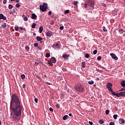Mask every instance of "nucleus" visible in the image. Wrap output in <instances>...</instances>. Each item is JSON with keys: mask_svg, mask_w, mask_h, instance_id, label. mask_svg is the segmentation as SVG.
I'll use <instances>...</instances> for the list:
<instances>
[{"mask_svg": "<svg viewBox=\"0 0 125 125\" xmlns=\"http://www.w3.org/2000/svg\"><path fill=\"white\" fill-rule=\"evenodd\" d=\"M10 108L13 112V120L14 122H18L21 119L23 105L17 95L13 94L10 102Z\"/></svg>", "mask_w": 125, "mask_h": 125, "instance_id": "nucleus-1", "label": "nucleus"}, {"mask_svg": "<svg viewBox=\"0 0 125 125\" xmlns=\"http://www.w3.org/2000/svg\"><path fill=\"white\" fill-rule=\"evenodd\" d=\"M40 10L42 11V12H44L47 9V3H43V5H40Z\"/></svg>", "mask_w": 125, "mask_h": 125, "instance_id": "nucleus-2", "label": "nucleus"}, {"mask_svg": "<svg viewBox=\"0 0 125 125\" xmlns=\"http://www.w3.org/2000/svg\"><path fill=\"white\" fill-rule=\"evenodd\" d=\"M74 87L77 91H79L80 92L83 91V85H76Z\"/></svg>", "mask_w": 125, "mask_h": 125, "instance_id": "nucleus-3", "label": "nucleus"}, {"mask_svg": "<svg viewBox=\"0 0 125 125\" xmlns=\"http://www.w3.org/2000/svg\"><path fill=\"white\" fill-rule=\"evenodd\" d=\"M87 3L90 7H93L94 6V1L92 0H88Z\"/></svg>", "mask_w": 125, "mask_h": 125, "instance_id": "nucleus-4", "label": "nucleus"}, {"mask_svg": "<svg viewBox=\"0 0 125 125\" xmlns=\"http://www.w3.org/2000/svg\"><path fill=\"white\" fill-rule=\"evenodd\" d=\"M112 86H113V84L111 83H108L107 84V88L108 89L109 91L112 90Z\"/></svg>", "mask_w": 125, "mask_h": 125, "instance_id": "nucleus-5", "label": "nucleus"}, {"mask_svg": "<svg viewBox=\"0 0 125 125\" xmlns=\"http://www.w3.org/2000/svg\"><path fill=\"white\" fill-rule=\"evenodd\" d=\"M46 35L47 37H50L51 36H52V35H53V32H52L51 31H48L46 33Z\"/></svg>", "mask_w": 125, "mask_h": 125, "instance_id": "nucleus-6", "label": "nucleus"}, {"mask_svg": "<svg viewBox=\"0 0 125 125\" xmlns=\"http://www.w3.org/2000/svg\"><path fill=\"white\" fill-rule=\"evenodd\" d=\"M110 55L111 56V57L113 58V59H115V60H118V58L117 56H116V54L114 53H111Z\"/></svg>", "mask_w": 125, "mask_h": 125, "instance_id": "nucleus-7", "label": "nucleus"}, {"mask_svg": "<svg viewBox=\"0 0 125 125\" xmlns=\"http://www.w3.org/2000/svg\"><path fill=\"white\" fill-rule=\"evenodd\" d=\"M0 19H3V20H6V17L4 16L3 14H0Z\"/></svg>", "mask_w": 125, "mask_h": 125, "instance_id": "nucleus-8", "label": "nucleus"}, {"mask_svg": "<svg viewBox=\"0 0 125 125\" xmlns=\"http://www.w3.org/2000/svg\"><path fill=\"white\" fill-rule=\"evenodd\" d=\"M69 57H70V55L63 54L62 55V58H63V59H68Z\"/></svg>", "mask_w": 125, "mask_h": 125, "instance_id": "nucleus-9", "label": "nucleus"}, {"mask_svg": "<svg viewBox=\"0 0 125 125\" xmlns=\"http://www.w3.org/2000/svg\"><path fill=\"white\" fill-rule=\"evenodd\" d=\"M51 62H52L53 63H56V59L54 57H52L50 59Z\"/></svg>", "mask_w": 125, "mask_h": 125, "instance_id": "nucleus-10", "label": "nucleus"}, {"mask_svg": "<svg viewBox=\"0 0 125 125\" xmlns=\"http://www.w3.org/2000/svg\"><path fill=\"white\" fill-rule=\"evenodd\" d=\"M125 120H124V119L120 118L119 119V124H120V125H122V124H125Z\"/></svg>", "mask_w": 125, "mask_h": 125, "instance_id": "nucleus-11", "label": "nucleus"}, {"mask_svg": "<svg viewBox=\"0 0 125 125\" xmlns=\"http://www.w3.org/2000/svg\"><path fill=\"white\" fill-rule=\"evenodd\" d=\"M37 16L36 15L35 13L32 14L31 18L32 19H34V20H36L37 19Z\"/></svg>", "mask_w": 125, "mask_h": 125, "instance_id": "nucleus-12", "label": "nucleus"}, {"mask_svg": "<svg viewBox=\"0 0 125 125\" xmlns=\"http://www.w3.org/2000/svg\"><path fill=\"white\" fill-rule=\"evenodd\" d=\"M36 40H37V41H38V42H41V41H42V38L40 37L39 36H37L36 37Z\"/></svg>", "mask_w": 125, "mask_h": 125, "instance_id": "nucleus-13", "label": "nucleus"}, {"mask_svg": "<svg viewBox=\"0 0 125 125\" xmlns=\"http://www.w3.org/2000/svg\"><path fill=\"white\" fill-rule=\"evenodd\" d=\"M42 31H43V27L42 26H41L39 28V33H40V34H42Z\"/></svg>", "mask_w": 125, "mask_h": 125, "instance_id": "nucleus-14", "label": "nucleus"}, {"mask_svg": "<svg viewBox=\"0 0 125 125\" xmlns=\"http://www.w3.org/2000/svg\"><path fill=\"white\" fill-rule=\"evenodd\" d=\"M35 76L36 77H37V79H38V80H42V79L41 78V75L38 73H35Z\"/></svg>", "mask_w": 125, "mask_h": 125, "instance_id": "nucleus-15", "label": "nucleus"}, {"mask_svg": "<svg viewBox=\"0 0 125 125\" xmlns=\"http://www.w3.org/2000/svg\"><path fill=\"white\" fill-rule=\"evenodd\" d=\"M118 31L120 34H124V33H125V31L123 29H119Z\"/></svg>", "mask_w": 125, "mask_h": 125, "instance_id": "nucleus-16", "label": "nucleus"}, {"mask_svg": "<svg viewBox=\"0 0 125 125\" xmlns=\"http://www.w3.org/2000/svg\"><path fill=\"white\" fill-rule=\"evenodd\" d=\"M122 94L120 93H116L115 94V96H116L117 97H121V96H122Z\"/></svg>", "mask_w": 125, "mask_h": 125, "instance_id": "nucleus-17", "label": "nucleus"}, {"mask_svg": "<svg viewBox=\"0 0 125 125\" xmlns=\"http://www.w3.org/2000/svg\"><path fill=\"white\" fill-rule=\"evenodd\" d=\"M36 26H37V24L36 23H34L31 25V27L32 29H35V28H36Z\"/></svg>", "mask_w": 125, "mask_h": 125, "instance_id": "nucleus-18", "label": "nucleus"}, {"mask_svg": "<svg viewBox=\"0 0 125 125\" xmlns=\"http://www.w3.org/2000/svg\"><path fill=\"white\" fill-rule=\"evenodd\" d=\"M82 67L83 68H85V62H82Z\"/></svg>", "mask_w": 125, "mask_h": 125, "instance_id": "nucleus-19", "label": "nucleus"}, {"mask_svg": "<svg viewBox=\"0 0 125 125\" xmlns=\"http://www.w3.org/2000/svg\"><path fill=\"white\" fill-rule=\"evenodd\" d=\"M1 26H2V28L3 29H4V28H6V23H3V24L1 25Z\"/></svg>", "mask_w": 125, "mask_h": 125, "instance_id": "nucleus-20", "label": "nucleus"}, {"mask_svg": "<svg viewBox=\"0 0 125 125\" xmlns=\"http://www.w3.org/2000/svg\"><path fill=\"white\" fill-rule=\"evenodd\" d=\"M69 116H68V115H64L63 117V121H65V120H67V118Z\"/></svg>", "mask_w": 125, "mask_h": 125, "instance_id": "nucleus-21", "label": "nucleus"}, {"mask_svg": "<svg viewBox=\"0 0 125 125\" xmlns=\"http://www.w3.org/2000/svg\"><path fill=\"white\" fill-rule=\"evenodd\" d=\"M109 91H110V92H111L112 95L116 96V93H115V92H114L112 89L110 90Z\"/></svg>", "mask_w": 125, "mask_h": 125, "instance_id": "nucleus-22", "label": "nucleus"}, {"mask_svg": "<svg viewBox=\"0 0 125 125\" xmlns=\"http://www.w3.org/2000/svg\"><path fill=\"white\" fill-rule=\"evenodd\" d=\"M8 8H9V9H12V8H13V5H12L11 4H9Z\"/></svg>", "mask_w": 125, "mask_h": 125, "instance_id": "nucleus-23", "label": "nucleus"}, {"mask_svg": "<svg viewBox=\"0 0 125 125\" xmlns=\"http://www.w3.org/2000/svg\"><path fill=\"white\" fill-rule=\"evenodd\" d=\"M88 83H89V84H93V83H94V82L93 81H89Z\"/></svg>", "mask_w": 125, "mask_h": 125, "instance_id": "nucleus-24", "label": "nucleus"}, {"mask_svg": "<svg viewBox=\"0 0 125 125\" xmlns=\"http://www.w3.org/2000/svg\"><path fill=\"white\" fill-rule=\"evenodd\" d=\"M46 57L47 58H49V57H50V54H49V53H47L46 54Z\"/></svg>", "mask_w": 125, "mask_h": 125, "instance_id": "nucleus-25", "label": "nucleus"}, {"mask_svg": "<svg viewBox=\"0 0 125 125\" xmlns=\"http://www.w3.org/2000/svg\"><path fill=\"white\" fill-rule=\"evenodd\" d=\"M50 25H54V21L53 20L50 21Z\"/></svg>", "mask_w": 125, "mask_h": 125, "instance_id": "nucleus-26", "label": "nucleus"}, {"mask_svg": "<svg viewBox=\"0 0 125 125\" xmlns=\"http://www.w3.org/2000/svg\"><path fill=\"white\" fill-rule=\"evenodd\" d=\"M99 123L101 125H103V124H104V121H103V120H100L99 121Z\"/></svg>", "mask_w": 125, "mask_h": 125, "instance_id": "nucleus-27", "label": "nucleus"}, {"mask_svg": "<svg viewBox=\"0 0 125 125\" xmlns=\"http://www.w3.org/2000/svg\"><path fill=\"white\" fill-rule=\"evenodd\" d=\"M53 62H51V61H50V62H48V64H49V65H50V66H53V64L52 63Z\"/></svg>", "mask_w": 125, "mask_h": 125, "instance_id": "nucleus-28", "label": "nucleus"}, {"mask_svg": "<svg viewBox=\"0 0 125 125\" xmlns=\"http://www.w3.org/2000/svg\"><path fill=\"white\" fill-rule=\"evenodd\" d=\"M117 118H118V115L115 114L113 115V118L114 119V120H117Z\"/></svg>", "mask_w": 125, "mask_h": 125, "instance_id": "nucleus-29", "label": "nucleus"}, {"mask_svg": "<svg viewBox=\"0 0 125 125\" xmlns=\"http://www.w3.org/2000/svg\"><path fill=\"white\" fill-rule=\"evenodd\" d=\"M103 31L104 32H108V30L106 29V27H105V26H103Z\"/></svg>", "mask_w": 125, "mask_h": 125, "instance_id": "nucleus-30", "label": "nucleus"}, {"mask_svg": "<svg viewBox=\"0 0 125 125\" xmlns=\"http://www.w3.org/2000/svg\"><path fill=\"white\" fill-rule=\"evenodd\" d=\"M21 78L22 80H24V79H25V78H26V76H25V75L24 74H22L21 75Z\"/></svg>", "mask_w": 125, "mask_h": 125, "instance_id": "nucleus-31", "label": "nucleus"}, {"mask_svg": "<svg viewBox=\"0 0 125 125\" xmlns=\"http://www.w3.org/2000/svg\"><path fill=\"white\" fill-rule=\"evenodd\" d=\"M70 13V10H66L64 12V13L65 14H68V13Z\"/></svg>", "mask_w": 125, "mask_h": 125, "instance_id": "nucleus-32", "label": "nucleus"}, {"mask_svg": "<svg viewBox=\"0 0 125 125\" xmlns=\"http://www.w3.org/2000/svg\"><path fill=\"white\" fill-rule=\"evenodd\" d=\"M85 58H88V57H89V54H88V53L85 54Z\"/></svg>", "mask_w": 125, "mask_h": 125, "instance_id": "nucleus-33", "label": "nucleus"}, {"mask_svg": "<svg viewBox=\"0 0 125 125\" xmlns=\"http://www.w3.org/2000/svg\"><path fill=\"white\" fill-rule=\"evenodd\" d=\"M23 20H24V21H28V17H24Z\"/></svg>", "mask_w": 125, "mask_h": 125, "instance_id": "nucleus-34", "label": "nucleus"}, {"mask_svg": "<svg viewBox=\"0 0 125 125\" xmlns=\"http://www.w3.org/2000/svg\"><path fill=\"white\" fill-rule=\"evenodd\" d=\"M101 59H102L101 56H98V58H97V60L98 61H100V60H101Z\"/></svg>", "mask_w": 125, "mask_h": 125, "instance_id": "nucleus-35", "label": "nucleus"}, {"mask_svg": "<svg viewBox=\"0 0 125 125\" xmlns=\"http://www.w3.org/2000/svg\"><path fill=\"white\" fill-rule=\"evenodd\" d=\"M78 2H79L78 1H74L73 3L74 5H78Z\"/></svg>", "mask_w": 125, "mask_h": 125, "instance_id": "nucleus-36", "label": "nucleus"}, {"mask_svg": "<svg viewBox=\"0 0 125 125\" xmlns=\"http://www.w3.org/2000/svg\"><path fill=\"white\" fill-rule=\"evenodd\" d=\"M25 49L27 50V51H29V50H30V48H29V46H26L25 47Z\"/></svg>", "mask_w": 125, "mask_h": 125, "instance_id": "nucleus-37", "label": "nucleus"}, {"mask_svg": "<svg viewBox=\"0 0 125 125\" xmlns=\"http://www.w3.org/2000/svg\"><path fill=\"white\" fill-rule=\"evenodd\" d=\"M39 45V44H38V43H35L34 44V46L35 47H38V46Z\"/></svg>", "mask_w": 125, "mask_h": 125, "instance_id": "nucleus-38", "label": "nucleus"}, {"mask_svg": "<svg viewBox=\"0 0 125 125\" xmlns=\"http://www.w3.org/2000/svg\"><path fill=\"white\" fill-rule=\"evenodd\" d=\"M109 110H105L106 115H109Z\"/></svg>", "mask_w": 125, "mask_h": 125, "instance_id": "nucleus-39", "label": "nucleus"}, {"mask_svg": "<svg viewBox=\"0 0 125 125\" xmlns=\"http://www.w3.org/2000/svg\"><path fill=\"white\" fill-rule=\"evenodd\" d=\"M93 53L94 54H97V50H95L93 52Z\"/></svg>", "mask_w": 125, "mask_h": 125, "instance_id": "nucleus-40", "label": "nucleus"}, {"mask_svg": "<svg viewBox=\"0 0 125 125\" xmlns=\"http://www.w3.org/2000/svg\"><path fill=\"white\" fill-rule=\"evenodd\" d=\"M16 7H18V8H19V7H20V4L17 3V4L16 5Z\"/></svg>", "mask_w": 125, "mask_h": 125, "instance_id": "nucleus-41", "label": "nucleus"}, {"mask_svg": "<svg viewBox=\"0 0 125 125\" xmlns=\"http://www.w3.org/2000/svg\"><path fill=\"white\" fill-rule=\"evenodd\" d=\"M56 107L59 109L60 108V105L58 104H57L56 105Z\"/></svg>", "mask_w": 125, "mask_h": 125, "instance_id": "nucleus-42", "label": "nucleus"}, {"mask_svg": "<svg viewBox=\"0 0 125 125\" xmlns=\"http://www.w3.org/2000/svg\"><path fill=\"white\" fill-rule=\"evenodd\" d=\"M110 125H115V123L113 122H111L109 123Z\"/></svg>", "mask_w": 125, "mask_h": 125, "instance_id": "nucleus-43", "label": "nucleus"}, {"mask_svg": "<svg viewBox=\"0 0 125 125\" xmlns=\"http://www.w3.org/2000/svg\"><path fill=\"white\" fill-rule=\"evenodd\" d=\"M15 31H18V30H19V27H15Z\"/></svg>", "mask_w": 125, "mask_h": 125, "instance_id": "nucleus-44", "label": "nucleus"}, {"mask_svg": "<svg viewBox=\"0 0 125 125\" xmlns=\"http://www.w3.org/2000/svg\"><path fill=\"white\" fill-rule=\"evenodd\" d=\"M38 100H39L38 99V98H36L35 99V103H38Z\"/></svg>", "mask_w": 125, "mask_h": 125, "instance_id": "nucleus-45", "label": "nucleus"}, {"mask_svg": "<svg viewBox=\"0 0 125 125\" xmlns=\"http://www.w3.org/2000/svg\"><path fill=\"white\" fill-rule=\"evenodd\" d=\"M60 29L61 30H63L64 29V26H60Z\"/></svg>", "mask_w": 125, "mask_h": 125, "instance_id": "nucleus-46", "label": "nucleus"}, {"mask_svg": "<svg viewBox=\"0 0 125 125\" xmlns=\"http://www.w3.org/2000/svg\"><path fill=\"white\" fill-rule=\"evenodd\" d=\"M49 110L50 112H53V108H52V107H50Z\"/></svg>", "mask_w": 125, "mask_h": 125, "instance_id": "nucleus-47", "label": "nucleus"}, {"mask_svg": "<svg viewBox=\"0 0 125 125\" xmlns=\"http://www.w3.org/2000/svg\"><path fill=\"white\" fill-rule=\"evenodd\" d=\"M59 43L55 44V47H58V46H59Z\"/></svg>", "mask_w": 125, "mask_h": 125, "instance_id": "nucleus-48", "label": "nucleus"}, {"mask_svg": "<svg viewBox=\"0 0 125 125\" xmlns=\"http://www.w3.org/2000/svg\"><path fill=\"white\" fill-rule=\"evenodd\" d=\"M3 2L4 4H5L6 3V2H7V0H4Z\"/></svg>", "mask_w": 125, "mask_h": 125, "instance_id": "nucleus-49", "label": "nucleus"}, {"mask_svg": "<svg viewBox=\"0 0 125 125\" xmlns=\"http://www.w3.org/2000/svg\"><path fill=\"white\" fill-rule=\"evenodd\" d=\"M84 7H85V8H87V3H85L84 4Z\"/></svg>", "mask_w": 125, "mask_h": 125, "instance_id": "nucleus-50", "label": "nucleus"}, {"mask_svg": "<svg viewBox=\"0 0 125 125\" xmlns=\"http://www.w3.org/2000/svg\"><path fill=\"white\" fill-rule=\"evenodd\" d=\"M89 125H93V123L92 122H91V121L89 122Z\"/></svg>", "mask_w": 125, "mask_h": 125, "instance_id": "nucleus-51", "label": "nucleus"}, {"mask_svg": "<svg viewBox=\"0 0 125 125\" xmlns=\"http://www.w3.org/2000/svg\"><path fill=\"white\" fill-rule=\"evenodd\" d=\"M51 13H52L51 11H50L48 12V15L50 16V15H51Z\"/></svg>", "mask_w": 125, "mask_h": 125, "instance_id": "nucleus-52", "label": "nucleus"}, {"mask_svg": "<svg viewBox=\"0 0 125 125\" xmlns=\"http://www.w3.org/2000/svg\"><path fill=\"white\" fill-rule=\"evenodd\" d=\"M22 87H23V88H25V87H26V85L25 84H23L22 85Z\"/></svg>", "mask_w": 125, "mask_h": 125, "instance_id": "nucleus-53", "label": "nucleus"}, {"mask_svg": "<svg viewBox=\"0 0 125 125\" xmlns=\"http://www.w3.org/2000/svg\"><path fill=\"white\" fill-rule=\"evenodd\" d=\"M124 90H125V88H122L121 90L120 91H123Z\"/></svg>", "mask_w": 125, "mask_h": 125, "instance_id": "nucleus-54", "label": "nucleus"}, {"mask_svg": "<svg viewBox=\"0 0 125 125\" xmlns=\"http://www.w3.org/2000/svg\"><path fill=\"white\" fill-rule=\"evenodd\" d=\"M12 12H13V14H14V13H15V12H16L15 10H13V11H12Z\"/></svg>", "mask_w": 125, "mask_h": 125, "instance_id": "nucleus-55", "label": "nucleus"}, {"mask_svg": "<svg viewBox=\"0 0 125 125\" xmlns=\"http://www.w3.org/2000/svg\"><path fill=\"white\" fill-rule=\"evenodd\" d=\"M52 47H53V48H54V47H55V44H53L52 46Z\"/></svg>", "mask_w": 125, "mask_h": 125, "instance_id": "nucleus-56", "label": "nucleus"}, {"mask_svg": "<svg viewBox=\"0 0 125 125\" xmlns=\"http://www.w3.org/2000/svg\"><path fill=\"white\" fill-rule=\"evenodd\" d=\"M102 5H103L104 6V7H106V4H104V3H103Z\"/></svg>", "mask_w": 125, "mask_h": 125, "instance_id": "nucleus-57", "label": "nucleus"}, {"mask_svg": "<svg viewBox=\"0 0 125 125\" xmlns=\"http://www.w3.org/2000/svg\"><path fill=\"white\" fill-rule=\"evenodd\" d=\"M35 64L37 65H39L40 64V62H35Z\"/></svg>", "mask_w": 125, "mask_h": 125, "instance_id": "nucleus-58", "label": "nucleus"}, {"mask_svg": "<svg viewBox=\"0 0 125 125\" xmlns=\"http://www.w3.org/2000/svg\"><path fill=\"white\" fill-rule=\"evenodd\" d=\"M9 14H13V13L12 11H11V12H9Z\"/></svg>", "mask_w": 125, "mask_h": 125, "instance_id": "nucleus-59", "label": "nucleus"}, {"mask_svg": "<svg viewBox=\"0 0 125 125\" xmlns=\"http://www.w3.org/2000/svg\"><path fill=\"white\" fill-rule=\"evenodd\" d=\"M68 115L70 117H72V113H69Z\"/></svg>", "mask_w": 125, "mask_h": 125, "instance_id": "nucleus-60", "label": "nucleus"}, {"mask_svg": "<svg viewBox=\"0 0 125 125\" xmlns=\"http://www.w3.org/2000/svg\"><path fill=\"white\" fill-rule=\"evenodd\" d=\"M16 2H19V0H16Z\"/></svg>", "mask_w": 125, "mask_h": 125, "instance_id": "nucleus-61", "label": "nucleus"}, {"mask_svg": "<svg viewBox=\"0 0 125 125\" xmlns=\"http://www.w3.org/2000/svg\"><path fill=\"white\" fill-rule=\"evenodd\" d=\"M36 33H33V36H36Z\"/></svg>", "mask_w": 125, "mask_h": 125, "instance_id": "nucleus-62", "label": "nucleus"}, {"mask_svg": "<svg viewBox=\"0 0 125 125\" xmlns=\"http://www.w3.org/2000/svg\"><path fill=\"white\" fill-rule=\"evenodd\" d=\"M20 29L21 31L23 30V29L22 27H21Z\"/></svg>", "mask_w": 125, "mask_h": 125, "instance_id": "nucleus-63", "label": "nucleus"}, {"mask_svg": "<svg viewBox=\"0 0 125 125\" xmlns=\"http://www.w3.org/2000/svg\"><path fill=\"white\" fill-rule=\"evenodd\" d=\"M97 80H98V81H99L100 80V79L99 78H97Z\"/></svg>", "mask_w": 125, "mask_h": 125, "instance_id": "nucleus-64", "label": "nucleus"}]
</instances>
